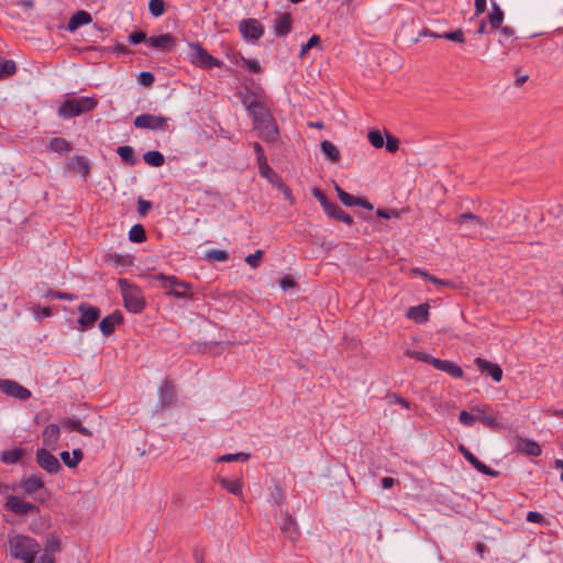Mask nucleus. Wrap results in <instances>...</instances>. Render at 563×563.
Wrapping results in <instances>:
<instances>
[{
  "instance_id": "1",
  "label": "nucleus",
  "mask_w": 563,
  "mask_h": 563,
  "mask_svg": "<svg viewBox=\"0 0 563 563\" xmlns=\"http://www.w3.org/2000/svg\"><path fill=\"white\" fill-rule=\"evenodd\" d=\"M118 286L122 295L124 308L131 313H141L146 306L143 290L125 278H120Z\"/></svg>"
},
{
  "instance_id": "2",
  "label": "nucleus",
  "mask_w": 563,
  "mask_h": 563,
  "mask_svg": "<svg viewBox=\"0 0 563 563\" xmlns=\"http://www.w3.org/2000/svg\"><path fill=\"white\" fill-rule=\"evenodd\" d=\"M10 554L16 560L35 558L41 547L31 537L18 534L9 539Z\"/></svg>"
},
{
  "instance_id": "3",
  "label": "nucleus",
  "mask_w": 563,
  "mask_h": 563,
  "mask_svg": "<svg viewBox=\"0 0 563 563\" xmlns=\"http://www.w3.org/2000/svg\"><path fill=\"white\" fill-rule=\"evenodd\" d=\"M98 104L93 97H79L65 100L59 109L58 115L64 119H70L92 111Z\"/></svg>"
},
{
  "instance_id": "4",
  "label": "nucleus",
  "mask_w": 563,
  "mask_h": 563,
  "mask_svg": "<svg viewBox=\"0 0 563 563\" xmlns=\"http://www.w3.org/2000/svg\"><path fill=\"white\" fill-rule=\"evenodd\" d=\"M189 56L190 62L196 67L201 69H211L213 67L222 68L223 63L210 55L207 49H205L199 43H190L189 44Z\"/></svg>"
},
{
  "instance_id": "5",
  "label": "nucleus",
  "mask_w": 563,
  "mask_h": 563,
  "mask_svg": "<svg viewBox=\"0 0 563 563\" xmlns=\"http://www.w3.org/2000/svg\"><path fill=\"white\" fill-rule=\"evenodd\" d=\"M151 278L153 280H157L161 283V287L166 290L167 295H173L178 298H184L187 296L189 290V285L186 282L179 280L177 277L165 274H155L152 275Z\"/></svg>"
},
{
  "instance_id": "6",
  "label": "nucleus",
  "mask_w": 563,
  "mask_h": 563,
  "mask_svg": "<svg viewBox=\"0 0 563 563\" xmlns=\"http://www.w3.org/2000/svg\"><path fill=\"white\" fill-rule=\"evenodd\" d=\"M168 118L154 114H140L134 119V126L152 131H166L168 128Z\"/></svg>"
},
{
  "instance_id": "7",
  "label": "nucleus",
  "mask_w": 563,
  "mask_h": 563,
  "mask_svg": "<svg viewBox=\"0 0 563 563\" xmlns=\"http://www.w3.org/2000/svg\"><path fill=\"white\" fill-rule=\"evenodd\" d=\"M78 311L80 312V317L78 319V329L80 331L90 329L100 318V309L88 303L79 305Z\"/></svg>"
},
{
  "instance_id": "8",
  "label": "nucleus",
  "mask_w": 563,
  "mask_h": 563,
  "mask_svg": "<svg viewBox=\"0 0 563 563\" xmlns=\"http://www.w3.org/2000/svg\"><path fill=\"white\" fill-rule=\"evenodd\" d=\"M0 391L19 400H27L31 397V391L26 387L12 379L0 378Z\"/></svg>"
},
{
  "instance_id": "9",
  "label": "nucleus",
  "mask_w": 563,
  "mask_h": 563,
  "mask_svg": "<svg viewBox=\"0 0 563 563\" xmlns=\"http://www.w3.org/2000/svg\"><path fill=\"white\" fill-rule=\"evenodd\" d=\"M239 31L243 38L247 41H257L264 34V26L256 19H245L240 22Z\"/></svg>"
},
{
  "instance_id": "10",
  "label": "nucleus",
  "mask_w": 563,
  "mask_h": 563,
  "mask_svg": "<svg viewBox=\"0 0 563 563\" xmlns=\"http://www.w3.org/2000/svg\"><path fill=\"white\" fill-rule=\"evenodd\" d=\"M176 388L172 380L165 379L158 388V409L161 411L172 407L176 401Z\"/></svg>"
},
{
  "instance_id": "11",
  "label": "nucleus",
  "mask_w": 563,
  "mask_h": 563,
  "mask_svg": "<svg viewBox=\"0 0 563 563\" xmlns=\"http://www.w3.org/2000/svg\"><path fill=\"white\" fill-rule=\"evenodd\" d=\"M471 410L475 413L476 420L490 429L500 428L497 415L489 405L473 406Z\"/></svg>"
},
{
  "instance_id": "12",
  "label": "nucleus",
  "mask_w": 563,
  "mask_h": 563,
  "mask_svg": "<svg viewBox=\"0 0 563 563\" xmlns=\"http://www.w3.org/2000/svg\"><path fill=\"white\" fill-rule=\"evenodd\" d=\"M4 508L7 511L13 512L15 515H27L37 510V507L33 503L25 501L24 499L14 495H9L7 497Z\"/></svg>"
},
{
  "instance_id": "13",
  "label": "nucleus",
  "mask_w": 563,
  "mask_h": 563,
  "mask_svg": "<svg viewBox=\"0 0 563 563\" xmlns=\"http://www.w3.org/2000/svg\"><path fill=\"white\" fill-rule=\"evenodd\" d=\"M36 462L44 471L56 474L60 471L62 465L56 456H54L47 449H38L36 451Z\"/></svg>"
},
{
  "instance_id": "14",
  "label": "nucleus",
  "mask_w": 563,
  "mask_h": 563,
  "mask_svg": "<svg viewBox=\"0 0 563 563\" xmlns=\"http://www.w3.org/2000/svg\"><path fill=\"white\" fill-rule=\"evenodd\" d=\"M459 452L464 456V459L479 473L484 475H488L490 477L498 476V472L490 468L483 462H481L463 444L459 445Z\"/></svg>"
},
{
  "instance_id": "15",
  "label": "nucleus",
  "mask_w": 563,
  "mask_h": 563,
  "mask_svg": "<svg viewBox=\"0 0 563 563\" xmlns=\"http://www.w3.org/2000/svg\"><path fill=\"white\" fill-rule=\"evenodd\" d=\"M247 110L250 115L253 119L254 126L257 123H265L266 120L271 119L273 115L269 112L268 108L263 104L262 101L254 99L247 104Z\"/></svg>"
},
{
  "instance_id": "16",
  "label": "nucleus",
  "mask_w": 563,
  "mask_h": 563,
  "mask_svg": "<svg viewBox=\"0 0 563 563\" xmlns=\"http://www.w3.org/2000/svg\"><path fill=\"white\" fill-rule=\"evenodd\" d=\"M147 45L155 49L170 52L176 45V40L172 34L166 33L157 36H150L147 40Z\"/></svg>"
},
{
  "instance_id": "17",
  "label": "nucleus",
  "mask_w": 563,
  "mask_h": 563,
  "mask_svg": "<svg viewBox=\"0 0 563 563\" xmlns=\"http://www.w3.org/2000/svg\"><path fill=\"white\" fill-rule=\"evenodd\" d=\"M254 129L258 130L260 136L266 142H274L278 137V126L273 117L265 123H257Z\"/></svg>"
},
{
  "instance_id": "18",
  "label": "nucleus",
  "mask_w": 563,
  "mask_h": 563,
  "mask_svg": "<svg viewBox=\"0 0 563 563\" xmlns=\"http://www.w3.org/2000/svg\"><path fill=\"white\" fill-rule=\"evenodd\" d=\"M292 25V19L290 13L285 12L279 14L276 19L273 21V29L274 33L277 37L286 36L290 33Z\"/></svg>"
},
{
  "instance_id": "19",
  "label": "nucleus",
  "mask_w": 563,
  "mask_h": 563,
  "mask_svg": "<svg viewBox=\"0 0 563 563\" xmlns=\"http://www.w3.org/2000/svg\"><path fill=\"white\" fill-rule=\"evenodd\" d=\"M515 449L518 452L533 457H537L542 453L541 446L538 442L525 438H518L516 440Z\"/></svg>"
},
{
  "instance_id": "20",
  "label": "nucleus",
  "mask_w": 563,
  "mask_h": 563,
  "mask_svg": "<svg viewBox=\"0 0 563 563\" xmlns=\"http://www.w3.org/2000/svg\"><path fill=\"white\" fill-rule=\"evenodd\" d=\"M280 530L284 536L291 542H296L299 539L300 532L295 519L289 515L285 514L280 523Z\"/></svg>"
},
{
  "instance_id": "21",
  "label": "nucleus",
  "mask_w": 563,
  "mask_h": 563,
  "mask_svg": "<svg viewBox=\"0 0 563 563\" xmlns=\"http://www.w3.org/2000/svg\"><path fill=\"white\" fill-rule=\"evenodd\" d=\"M474 362L481 372H486L495 382L498 383L501 380L503 369L498 364L481 357H476Z\"/></svg>"
},
{
  "instance_id": "22",
  "label": "nucleus",
  "mask_w": 563,
  "mask_h": 563,
  "mask_svg": "<svg viewBox=\"0 0 563 563\" xmlns=\"http://www.w3.org/2000/svg\"><path fill=\"white\" fill-rule=\"evenodd\" d=\"M59 434L60 430L57 424L51 423L46 426L42 433L43 444L51 450H55L58 444Z\"/></svg>"
},
{
  "instance_id": "23",
  "label": "nucleus",
  "mask_w": 563,
  "mask_h": 563,
  "mask_svg": "<svg viewBox=\"0 0 563 563\" xmlns=\"http://www.w3.org/2000/svg\"><path fill=\"white\" fill-rule=\"evenodd\" d=\"M217 482L228 493H230V494H232L234 496H238V497H242L243 496L244 482H243L242 477H239V478L232 481V479H229L227 477L219 476L217 478Z\"/></svg>"
},
{
  "instance_id": "24",
  "label": "nucleus",
  "mask_w": 563,
  "mask_h": 563,
  "mask_svg": "<svg viewBox=\"0 0 563 563\" xmlns=\"http://www.w3.org/2000/svg\"><path fill=\"white\" fill-rule=\"evenodd\" d=\"M123 321V317L120 311H115L107 317H104L100 323L99 328L103 335L108 336L114 332V329L118 324Z\"/></svg>"
},
{
  "instance_id": "25",
  "label": "nucleus",
  "mask_w": 563,
  "mask_h": 563,
  "mask_svg": "<svg viewBox=\"0 0 563 563\" xmlns=\"http://www.w3.org/2000/svg\"><path fill=\"white\" fill-rule=\"evenodd\" d=\"M335 190H336L340 201L347 207L361 206L365 209L373 208V206L366 199L356 198V197L350 195L349 192L344 191L339 186L335 187Z\"/></svg>"
},
{
  "instance_id": "26",
  "label": "nucleus",
  "mask_w": 563,
  "mask_h": 563,
  "mask_svg": "<svg viewBox=\"0 0 563 563\" xmlns=\"http://www.w3.org/2000/svg\"><path fill=\"white\" fill-rule=\"evenodd\" d=\"M433 367L445 372L454 378H462L464 375L462 367L452 361L437 358V361H434Z\"/></svg>"
},
{
  "instance_id": "27",
  "label": "nucleus",
  "mask_w": 563,
  "mask_h": 563,
  "mask_svg": "<svg viewBox=\"0 0 563 563\" xmlns=\"http://www.w3.org/2000/svg\"><path fill=\"white\" fill-rule=\"evenodd\" d=\"M91 15L89 12L79 10L68 21L67 30L69 32L76 31L78 27L89 24L91 22Z\"/></svg>"
},
{
  "instance_id": "28",
  "label": "nucleus",
  "mask_w": 563,
  "mask_h": 563,
  "mask_svg": "<svg viewBox=\"0 0 563 563\" xmlns=\"http://www.w3.org/2000/svg\"><path fill=\"white\" fill-rule=\"evenodd\" d=\"M324 212L329 217L338 221L344 222L346 224H352L353 222V218L334 202H331L329 206H325Z\"/></svg>"
},
{
  "instance_id": "29",
  "label": "nucleus",
  "mask_w": 563,
  "mask_h": 563,
  "mask_svg": "<svg viewBox=\"0 0 563 563\" xmlns=\"http://www.w3.org/2000/svg\"><path fill=\"white\" fill-rule=\"evenodd\" d=\"M407 318L420 324L426 323L429 319V306L419 305L409 308V310L407 311Z\"/></svg>"
},
{
  "instance_id": "30",
  "label": "nucleus",
  "mask_w": 563,
  "mask_h": 563,
  "mask_svg": "<svg viewBox=\"0 0 563 563\" xmlns=\"http://www.w3.org/2000/svg\"><path fill=\"white\" fill-rule=\"evenodd\" d=\"M69 169L81 174L85 178L90 172L89 162L82 156H74L68 162Z\"/></svg>"
},
{
  "instance_id": "31",
  "label": "nucleus",
  "mask_w": 563,
  "mask_h": 563,
  "mask_svg": "<svg viewBox=\"0 0 563 563\" xmlns=\"http://www.w3.org/2000/svg\"><path fill=\"white\" fill-rule=\"evenodd\" d=\"M21 487L25 494L34 495L38 489L44 487V482L41 477L32 475L21 482Z\"/></svg>"
},
{
  "instance_id": "32",
  "label": "nucleus",
  "mask_w": 563,
  "mask_h": 563,
  "mask_svg": "<svg viewBox=\"0 0 563 563\" xmlns=\"http://www.w3.org/2000/svg\"><path fill=\"white\" fill-rule=\"evenodd\" d=\"M60 459L66 466L75 468L84 459V452L80 449H75L71 454L68 451H63Z\"/></svg>"
},
{
  "instance_id": "33",
  "label": "nucleus",
  "mask_w": 563,
  "mask_h": 563,
  "mask_svg": "<svg viewBox=\"0 0 563 563\" xmlns=\"http://www.w3.org/2000/svg\"><path fill=\"white\" fill-rule=\"evenodd\" d=\"M48 148L52 152H55L58 154H67L73 151V145L70 142H68L64 137H53L49 141Z\"/></svg>"
},
{
  "instance_id": "34",
  "label": "nucleus",
  "mask_w": 563,
  "mask_h": 563,
  "mask_svg": "<svg viewBox=\"0 0 563 563\" xmlns=\"http://www.w3.org/2000/svg\"><path fill=\"white\" fill-rule=\"evenodd\" d=\"M321 152L325 155L328 159L333 163H336L340 159V151L339 148L330 141L324 140L320 144Z\"/></svg>"
},
{
  "instance_id": "35",
  "label": "nucleus",
  "mask_w": 563,
  "mask_h": 563,
  "mask_svg": "<svg viewBox=\"0 0 563 563\" xmlns=\"http://www.w3.org/2000/svg\"><path fill=\"white\" fill-rule=\"evenodd\" d=\"M492 7H493V10L488 15V21H489L490 27L493 30H497L501 26V23L504 21V12L499 8V5L495 2H493Z\"/></svg>"
},
{
  "instance_id": "36",
  "label": "nucleus",
  "mask_w": 563,
  "mask_h": 563,
  "mask_svg": "<svg viewBox=\"0 0 563 563\" xmlns=\"http://www.w3.org/2000/svg\"><path fill=\"white\" fill-rule=\"evenodd\" d=\"M144 162L153 167H161L165 163L164 155L158 151H148L143 155Z\"/></svg>"
},
{
  "instance_id": "37",
  "label": "nucleus",
  "mask_w": 563,
  "mask_h": 563,
  "mask_svg": "<svg viewBox=\"0 0 563 563\" xmlns=\"http://www.w3.org/2000/svg\"><path fill=\"white\" fill-rule=\"evenodd\" d=\"M467 221H470L474 228L484 225V221L479 217L471 212L461 213L454 219V222L459 225H463Z\"/></svg>"
},
{
  "instance_id": "38",
  "label": "nucleus",
  "mask_w": 563,
  "mask_h": 563,
  "mask_svg": "<svg viewBox=\"0 0 563 563\" xmlns=\"http://www.w3.org/2000/svg\"><path fill=\"white\" fill-rule=\"evenodd\" d=\"M238 59L242 62L243 66L247 68L250 73L257 74L262 71V67L256 59H247L240 54H234L232 60L238 63Z\"/></svg>"
},
{
  "instance_id": "39",
  "label": "nucleus",
  "mask_w": 563,
  "mask_h": 563,
  "mask_svg": "<svg viewBox=\"0 0 563 563\" xmlns=\"http://www.w3.org/2000/svg\"><path fill=\"white\" fill-rule=\"evenodd\" d=\"M117 153L126 165L134 166L136 164L134 151L131 146H129V145L119 146L117 150Z\"/></svg>"
},
{
  "instance_id": "40",
  "label": "nucleus",
  "mask_w": 563,
  "mask_h": 563,
  "mask_svg": "<svg viewBox=\"0 0 563 563\" xmlns=\"http://www.w3.org/2000/svg\"><path fill=\"white\" fill-rule=\"evenodd\" d=\"M23 456V451L21 449H12L3 451L1 454V461L4 464H15L18 463Z\"/></svg>"
},
{
  "instance_id": "41",
  "label": "nucleus",
  "mask_w": 563,
  "mask_h": 563,
  "mask_svg": "<svg viewBox=\"0 0 563 563\" xmlns=\"http://www.w3.org/2000/svg\"><path fill=\"white\" fill-rule=\"evenodd\" d=\"M63 426L70 430L77 431L85 437H91L92 432L84 427L79 420L67 418L63 421Z\"/></svg>"
},
{
  "instance_id": "42",
  "label": "nucleus",
  "mask_w": 563,
  "mask_h": 563,
  "mask_svg": "<svg viewBox=\"0 0 563 563\" xmlns=\"http://www.w3.org/2000/svg\"><path fill=\"white\" fill-rule=\"evenodd\" d=\"M129 240L134 243H142L146 240V232L142 224H134L129 231Z\"/></svg>"
},
{
  "instance_id": "43",
  "label": "nucleus",
  "mask_w": 563,
  "mask_h": 563,
  "mask_svg": "<svg viewBox=\"0 0 563 563\" xmlns=\"http://www.w3.org/2000/svg\"><path fill=\"white\" fill-rule=\"evenodd\" d=\"M16 73V65L12 59L0 57V78L12 76Z\"/></svg>"
},
{
  "instance_id": "44",
  "label": "nucleus",
  "mask_w": 563,
  "mask_h": 563,
  "mask_svg": "<svg viewBox=\"0 0 563 563\" xmlns=\"http://www.w3.org/2000/svg\"><path fill=\"white\" fill-rule=\"evenodd\" d=\"M251 457V454L250 453H245V452H239V453H234V454H224V455H220L217 457V462H225V463H230V462H246L249 461Z\"/></svg>"
},
{
  "instance_id": "45",
  "label": "nucleus",
  "mask_w": 563,
  "mask_h": 563,
  "mask_svg": "<svg viewBox=\"0 0 563 563\" xmlns=\"http://www.w3.org/2000/svg\"><path fill=\"white\" fill-rule=\"evenodd\" d=\"M407 355L411 358L428 363L432 366L434 365V361H437V357H433L432 355H430L426 352H420V351H408Z\"/></svg>"
},
{
  "instance_id": "46",
  "label": "nucleus",
  "mask_w": 563,
  "mask_h": 563,
  "mask_svg": "<svg viewBox=\"0 0 563 563\" xmlns=\"http://www.w3.org/2000/svg\"><path fill=\"white\" fill-rule=\"evenodd\" d=\"M148 10L151 14L155 18H158L165 12V2L164 0H150Z\"/></svg>"
},
{
  "instance_id": "47",
  "label": "nucleus",
  "mask_w": 563,
  "mask_h": 563,
  "mask_svg": "<svg viewBox=\"0 0 563 563\" xmlns=\"http://www.w3.org/2000/svg\"><path fill=\"white\" fill-rule=\"evenodd\" d=\"M257 165L261 176L271 179V176L275 174L274 170L269 167L266 156L257 157Z\"/></svg>"
},
{
  "instance_id": "48",
  "label": "nucleus",
  "mask_w": 563,
  "mask_h": 563,
  "mask_svg": "<svg viewBox=\"0 0 563 563\" xmlns=\"http://www.w3.org/2000/svg\"><path fill=\"white\" fill-rule=\"evenodd\" d=\"M60 550H62L60 540L57 537H51L47 540V542L45 544V549H44L45 552H47L52 555L60 552Z\"/></svg>"
},
{
  "instance_id": "49",
  "label": "nucleus",
  "mask_w": 563,
  "mask_h": 563,
  "mask_svg": "<svg viewBox=\"0 0 563 563\" xmlns=\"http://www.w3.org/2000/svg\"><path fill=\"white\" fill-rule=\"evenodd\" d=\"M320 36L319 35H312L307 43H305L302 46H301V49H300V54H299V57H303L309 49H311L312 47H317L320 45Z\"/></svg>"
},
{
  "instance_id": "50",
  "label": "nucleus",
  "mask_w": 563,
  "mask_h": 563,
  "mask_svg": "<svg viewBox=\"0 0 563 563\" xmlns=\"http://www.w3.org/2000/svg\"><path fill=\"white\" fill-rule=\"evenodd\" d=\"M440 36H441V38L457 42V43H464V41H465L464 33L462 30H455L453 32H444Z\"/></svg>"
},
{
  "instance_id": "51",
  "label": "nucleus",
  "mask_w": 563,
  "mask_h": 563,
  "mask_svg": "<svg viewBox=\"0 0 563 563\" xmlns=\"http://www.w3.org/2000/svg\"><path fill=\"white\" fill-rule=\"evenodd\" d=\"M459 421L465 427H472L476 421L475 413L472 410L471 412L462 410L459 415Z\"/></svg>"
},
{
  "instance_id": "52",
  "label": "nucleus",
  "mask_w": 563,
  "mask_h": 563,
  "mask_svg": "<svg viewBox=\"0 0 563 563\" xmlns=\"http://www.w3.org/2000/svg\"><path fill=\"white\" fill-rule=\"evenodd\" d=\"M264 256V251L257 250L255 253L246 256L245 262L252 267L257 268L261 264V261Z\"/></svg>"
},
{
  "instance_id": "53",
  "label": "nucleus",
  "mask_w": 563,
  "mask_h": 563,
  "mask_svg": "<svg viewBox=\"0 0 563 563\" xmlns=\"http://www.w3.org/2000/svg\"><path fill=\"white\" fill-rule=\"evenodd\" d=\"M207 258L217 262H224L229 258V253L225 250H210L207 253Z\"/></svg>"
},
{
  "instance_id": "54",
  "label": "nucleus",
  "mask_w": 563,
  "mask_h": 563,
  "mask_svg": "<svg viewBox=\"0 0 563 563\" xmlns=\"http://www.w3.org/2000/svg\"><path fill=\"white\" fill-rule=\"evenodd\" d=\"M368 141L375 148H380L384 146V137L382 133L377 130L371 131L368 133Z\"/></svg>"
},
{
  "instance_id": "55",
  "label": "nucleus",
  "mask_w": 563,
  "mask_h": 563,
  "mask_svg": "<svg viewBox=\"0 0 563 563\" xmlns=\"http://www.w3.org/2000/svg\"><path fill=\"white\" fill-rule=\"evenodd\" d=\"M500 40L499 42L503 44V45H507L509 42L512 41L514 38V30L509 26H500Z\"/></svg>"
},
{
  "instance_id": "56",
  "label": "nucleus",
  "mask_w": 563,
  "mask_h": 563,
  "mask_svg": "<svg viewBox=\"0 0 563 563\" xmlns=\"http://www.w3.org/2000/svg\"><path fill=\"white\" fill-rule=\"evenodd\" d=\"M154 80H155V77L150 71H142L137 78L139 84L144 87H151L154 84Z\"/></svg>"
},
{
  "instance_id": "57",
  "label": "nucleus",
  "mask_w": 563,
  "mask_h": 563,
  "mask_svg": "<svg viewBox=\"0 0 563 563\" xmlns=\"http://www.w3.org/2000/svg\"><path fill=\"white\" fill-rule=\"evenodd\" d=\"M47 297H49L51 299H66V300H74L77 298L74 294L56 291V290H49L47 294Z\"/></svg>"
},
{
  "instance_id": "58",
  "label": "nucleus",
  "mask_w": 563,
  "mask_h": 563,
  "mask_svg": "<svg viewBox=\"0 0 563 563\" xmlns=\"http://www.w3.org/2000/svg\"><path fill=\"white\" fill-rule=\"evenodd\" d=\"M147 40H148V37L146 36V34L143 31L133 32L129 36L130 43H132L134 45L140 44L142 42L147 43Z\"/></svg>"
},
{
  "instance_id": "59",
  "label": "nucleus",
  "mask_w": 563,
  "mask_h": 563,
  "mask_svg": "<svg viewBox=\"0 0 563 563\" xmlns=\"http://www.w3.org/2000/svg\"><path fill=\"white\" fill-rule=\"evenodd\" d=\"M527 521L532 522V523L543 525L545 522V518L540 512L529 511L527 514Z\"/></svg>"
},
{
  "instance_id": "60",
  "label": "nucleus",
  "mask_w": 563,
  "mask_h": 563,
  "mask_svg": "<svg viewBox=\"0 0 563 563\" xmlns=\"http://www.w3.org/2000/svg\"><path fill=\"white\" fill-rule=\"evenodd\" d=\"M313 197L320 202L323 210H325V206H329L331 201L328 199V197L318 188L313 189L312 191Z\"/></svg>"
},
{
  "instance_id": "61",
  "label": "nucleus",
  "mask_w": 563,
  "mask_h": 563,
  "mask_svg": "<svg viewBox=\"0 0 563 563\" xmlns=\"http://www.w3.org/2000/svg\"><path fill=\"white\" fill-rule=\"evenodd\" d=\"M399 147V141L393 135H387L386 148L390 153H395Z\"/></svg>"
},
{
  "instance_id": "62",
  "label": "nucleus",
  "mask_w": 563,
  "mask_h": 563,
  "mask_svg": "<svg viewBox=\"0 0 563 563\" xmlns=\"http://www.w3.org/2000/svg\"><path fill=\"white\" fill-rule=\"evenodd\" d=\"M152 208V203L147 200H144V199H139L137 201V211L141 216H146V213L150 211V209Z\"/></svg>"
},
{
  "instance_id": "63",
  "label": "nucleus",
  "mask_w": 563,
  "mask_h": 563,
  "mask_svg": "<svg viewBox=\"0 0 563 563\" xmlns=\"http://www.w3.org/2000/svg\"><path fill=\"white\" fill-rule=\"evenodd\" d=\"M426 278L437 286H452V283L450 280L440 279L430 274H426Z\"/></svg>"
},
{
  "instance_id": "64",
  "label": "nucleus",
  "mask_w": 563,
  "mask_h": 563,
  "mask_svg": "<svg viewBox=\"0 0 563 563\" xmlns=\"http://www.w3.org/2000/svg\"><path fill=\"white\" fill-rule=\"evenodd\" d=\"M273 498L276 505H282L284 503L285 496L284 492L279 486H276L275 492L273 493Z\"/></svg>"
}]
</instances>
